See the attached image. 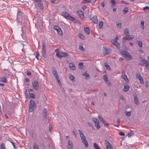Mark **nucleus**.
<instances>
[{"label":"nucleus","instance_id":"nucleus-63","mask_svg":"<svg viewBox=\"0 0 149 149\" xmlns=\"http://www.w3.org/2000/svg\"><path fill=\"white\" fill-rule=\"evenodd\" d=\"M49 131L50 132H51L52 131V126H51L50 124H49Z\"/></svg>","mask_w":149,"mask_h":149},{"label":"nucleus","instance_id":"nucleus-6","mask_svg":"<svg viewBox=\"0 0 149 149\" xmlns=\"http://www.w3.org/2000/svg\"><path fill=\"white\" fill-rule=\"evenodd\" d=\"M133 96L135 104L137 105H138L139 104V99L137 96L136 94L135 93L133 94Z\"/></svg>","mask_w":149,"mask_h":149},{"label":"nucleus","instance_id":"nucleus-11","mask_svg":"<svg viewBox=\"0 0 149 149\" xmlns=\"http://www.w3.org/2000/svg\"><path fill=\"white\" fill-rule=\"evenodd\" d=\"M91 19L95 24H97L98 22L97 18L96 16H94L91 18Z\"/></svg>","mask_w":149,"mask_h":149},{"label":"nucleus","instance_id":"nucleus-43","mask_svg":"<svg viewBox=\"0 0 149 149\" xmlns=\"http://www.w3.org/2000/svg\"><path fill=\"white\" fill-rule=\"evenodd\" d=\"M83 63L82 62H80L79 64V67L80 69H82L83 68Z\"/></svg>","mask_w":149,"mask_h":149},{"label":"nucleus","instance_id":"nucleus-38","mask_svg":"<svg viewBox=\"0 0 149 149\" xmlns=\"http://www.w3.org/2000/svg\"><path fill=\"white\" fill-rule=\"evenodd\" d=\"M128 10V9L127 7H125L123 10V13L124 14L126 13Z\"/></svg>","mask_w":149,"mask_h":149},{"label":"nucleus","instance_id":"nucleus-14","mask_svg":"<svg viewBox=\"0 0 149 149\" xmlns=\"http://www.w3.org/2000/svg\"><path fill=\"white\" fill-rule=\"evenodd\" d=\"M133 37H130L128 35H126L123 38V40H130L132 39H133Z\"/></svg>","mask_w":149,"mask_h":149},{"label":"nucleus","instance_id":"nucleus-51","mask_svg":"<svg viewBox=\"0 0 149 149\" xmlns=\"http://www.w3.org/2000/svg\"><path fill=\"white\" fill-rule=\"evenodd\" d=\"M136 77L139 79V78H141V77L140 75V74H137L136 75Z\"/></svg>","mask_w":149,"mask_h":149},{"label":"nucleus","instance_id":"nucleus-2","mask_svg":"<svg viewBox=\"0 0 149 149\" xmlns=\"http://www.w3.org/2000/svg\"><path fill=\"white\" fill-rule=\"evenodd\" d=\"M121 54L123 55V57L127 58L128 60H130L132 59V56L126 51L123 50L121 52Z\"/></svg>","mask_w":149,"mask_h":149},{"label":"nucleus","instance_id":"nucleus-10","mask_svg":"<svg viewBox=\"0 0 149 149\" xmlns=\"http://www.w3.org/2000/svg\"><path fill=\"white\" fill-rule=\"evenodd\" d=\"M73 144L72 142L69 141L68 142L67 148L68 149H73Z\"/></svg>","mask_w":149,"mask_h":149},{"label":"nucleus","instance_id":"nucleus-34","mask_svg":"<svg viewBox=\"0 0 149 149\" xmlns=\"http://www.w3.org/2000/svg\"><path fill=\"white\" fill-rule=\"evenodd\" d=\"M21 12L20 11H18L17 13V19H19L21 17Z\"/></svg>","mask_w":149,"mask_h":149},{"label":"nucleus","instance_id":"nucleus-18","mask_svg":"<svg viewBox=\"0 0 149 149\" xmlns=\"http://www.w3.org/2000/svg\"><path fill=\"white\" fill-rule=\"evenodd\" d=\"M69 67L70 70H75V68L74 65L73 63H71L69 64Z\"/></svg>","mask_w":149,"mask_h":149},{"label":"nucleus","instance_id":"nucleus-61","mask_svg":"<svg viewBox=\"0 0 149 149\" xmlns=\"http://www.w3.org/2000/svg\"><path fill=\"white\" fill-rule=\"evenodd\" d=\"M37 3H39L41 2L42 1L41 0H34Z\"/></svg>","mask_w":149,"mask_h":149},{"label":"nucleus","instance_id":"nucleus-19","mask_svg":"<svg viewBox=\"0 0 149 149\" xmlns=\"http://www.w3.org/2000/svg\"><path fill=\"white\" fill-rule=\"evenodd\" d=\"M113 44L116 46L117 49H119L120 45L119 43L116 40H115L114 41Z\"/></svg>","mask_w":149,"mask_h":149},{"label":"nucleus","instance_id":"nucleus-57","mask_svg":"<svg viewBox=\"0 0 149 149\" xmlns=\"http://www.w3.org/2000/svg\"><path fill=\"white\" fill-rule=\"evenodd\" d=\"M133 133V132H130L128 133V134H127L128 135V137H130V136H131L132 135V134Z\"/></svg>","mask_w":149,"mask_h":149},{"label":"nucleus","instance_id":"nucleus-7","mask_svg":"<svg viewBox=\"0 0 149 149\" xmlns=\"http://www.w3.org/2000/svg\"><path fill=\"white\" fill-rule=\"evenodd\" d=\"M105 142L107 149H113L112 145L108 141L105 140Z\"/></svg>","mask_w":149,"mask_h":149},{"label":"nucleus","instance_id":"nucleus-48","mask_svg":"<svg viewBox=\"0 0 149 149\" xmlns=\"http://www.w3.org/2000/svg\"><path fill=\"white\" fill-rule=\"evenodd\" d=\"M91 0H84L83 2L84 3H91Z\"/></svg>","mask_w":149,"mask_h":149},{"label":"nucleus","instance_id":"nucleus-31","mask_svg":"<svg viewBox=\"0 0 149 149\" xmlns=\"http://www.w3.org/2000/svg\"><path fill=\"white\" fill-rule=\"evenodd\" d=\"M116 24L117 25L118 28L120 29L121 28L122 24L120 23H118V22H116Z\"/></svg>","mask_w":149,"mask_h":149},{"label":"nucleus","instance_id":"nucleus-58","mask_svg":"<svg viewBox=\"0 0 149 149\" xmlns=\"http://www.w3.org/2000/svg\"><path fill=\"white\" fill-rule=\"evenodd\" d=\"M146 68L149 70V63H148L145 65Z\"/></svg>","mask_w":149,"mask_h":149},{"label":"nucleus","instance_id":"nucleus-23","mask_svg":"<svg viewBox=\"0 0 149 149\" xmlns=\"http://www.w3.org/2000/svg\"><path fill=\"white\" fill-rule=\"evenodd\" d=\"M98 118H99L100 121L102 122V123H104L105 121L104 120V118H103L100 117V116H98Z\"/></svg>","mask_w":149,"mask_h":149},{"label":"nucleus","instance_id":"nucleus-36","mask_svg":"<svg viewBox=\"0 0 149 149\" xmlns=\"http://www.w3.org/2000/svg\"><path fill=\"white\" fill-rule=\"evenodd\" d=\"M38 6L39 8L41 9H43L44 8L43 4L41 3V2L38 3Z\"/></svg>","mask_w":149,"mask_h":149},{"label":"nucleus","instance_id":"nucleus-21","mask_svg":"<svg viewBox=\"0 0 149 149\" xmlns=\"http://www.w3.org/2000/svg\"><path fill=\"white\" fill-rule=\"evenodd\" d=\"M84 30L85 33L88 35L89 34L90 30L89 28L88 27H85L84 28Z\"/></svg>","mask_w":149,"mask_h":149},{"label":"nucleus","instance_id":"nucleus-8","mask_svg":"<svg viewBox=\"0 0 149 149\" xmlns=\"http://www.w3.org/2000/svg\"><path fill=\"white\" fill-rule=\"evenodd\" d=\"M26 96L28 97H30L32 98H34L36 96L33 93H27V91L26 90Z\"/></svg>","mask_w":149,"mask_h":149},{"label":"nucleus","instance_id":"nucleus-33","mask_svg":"<svg viewBox=\"0 0 149 149\" xmlns=\"http://www.w3.org/2000/svg\"><path fill=\"white\" fill-rule=\"evenodd\" d=\"M131 109L129 111H125V115L127 116H130L131 114Z\"/></svg>","mask_w":149,"mask_h":149},{"label":"nucleus","instance_id":"nucleus-29","mask_svg":"<svg viewBox=\"0 0 149 149\" xmlns=\"http://www.w3.org/2000/svg\"><path fill=\"white\" fill-rule=\"evenodd\" d=\"M93 147L95 149H100V147L95 143L93 144Z\"/></svg>","mask_w":149,"mask_h":149},{"label":"nucleus","instance_id":"nucleus-24","mask_svg":"<svg viewBox=\"0 0 149 149\" xmlns=\"http://www.w3.org/2000/svg\"><path fill=\"white\" fill-rule=\"evenodd\" d=\"M103 24V21H100L99 23V27L100 29H101L102 28Z\"/></svg>","mask_w":149,"mask_h":149},{"label":"nucleus","instance_id":"nucleus-56","mask_svg":"<svg viewBox=\"0 0 149 149\" xmlns=\"http://www.w3.org/2000/svg\"><path fill=\"white\" fill-rule=\"evenodd\" d=\"M141 61L144 64H146L148 62H147V61L145 59H143L142 60H141Z\"/></svg>","mask_w":149,"mask_h":149},{"label":"nucleus","instance_id":"nucleus-44","mask_svg":"<svg viewBox=\"0 0 149 149\" xmlns=\"http://www.w3.org/2000/svg\"><path fill=\"white\" fill-rule=\"evenodd\" d=\"M92 121L95 123L99 121L97 118H94L92 119Z\"/></svg>","mask_w":149,"mask_h":149},{"label":"nucleus","instance_id":"nucleus-59","mask_svg":"<svg viewBox=\"0 0 149 149\" xmlns=\"http://www.w3.org/2000/svg\"><path fill=\"white\" fill-rule=\"evenodd\" d=\"M143 9L144 10H148L149 9V7L146 6L144 7L143 8Z\"/></svg>","mask_w":149,"mask_h":149},{"label":"nucleus","instance_id":"nucleus-64","mask_svg":"<svg viewBox=\"0 0 149 149\" xmlns=\"http://www.w3.org/2000/svg\"><path fill=\"white\" fill-rule=\"evenodd\" d=\"M120 119H119V118H118V120H117L116 122V123L117 124H119L120 123Z\"/></svg>","mask_w":149,"mask_h":149},{"label":"nucleus","instance_id":"nucleus-49","mask_svg":"<svg viewBox=\"0 0 149 149\" xmlns=\"http://www.w3.org/2000/svg\"><path fill=\"white\" fill-rule=\"evenodd\" d=\"M69 78L71 80L73 81L74 79V77L73 75H71L70 76Z\"/></svg>","mask_w":149,"mask_h":149},{"label":"nucleus","instance_id":"nucleus-28","mask_svg":"<svg viewBox=\"0 0 149 149\" xmlns=\"http://www.w3.org/2000/svg\"><path fill=\"white\" fill-rule=\"evenodd\" d=\"M111 7H113L115 6L116 4V2L115 0H111Z\"/></svg>","mask_w":149,"mask_h":149},{"label":"nucleus","instance_id":"nucleus-27","mask_svg":"<svg viewBox=\"0 0 149 149\" xmlns=\"http://www.w3.org/2000/svg\"><path fill=\"white\" fill-rule=\"evenodd\" d=\"M95 125L97 129H98L100 127V126L99 124V121L95 123Z\"/></svg>","mask_w":149,"mask_h":149},{"label":"nucleus","instance_id":"nucleus-54","mask_svg":"<svg viewBox=\"0 0 149 149\" xmlns=\"http://www.w3.org/2000/svg\"><path fill=\"white\" fill-rule=\"evenodd\" d=\"M60 28L57 26H55L54 27V29L56 30H58V29H60Z\"/></svg>","mask_w":149,"mask_h":149},{"label":"nucleus","instance_id":"nucleus-35","mask_svg":"<svg viewBox=\"0 0 149 149\" xmlns=\"http://www.w3.org/2000/svg\"><path fill=\"white\" fill-rule=\"evenodd\" d=\"M1 149H6L5 148V144L3 143H2L0 145Z\"/></svg>","mask_w":149,"mask_h":149},{"label":"nucleus","instance_id":"nucleus-16","mask_svg":"<svg viewBox=\"0 0 149 149\" xmlns=\"http://www.w3.org/2000/svg\"><path fill=\"white\" fill-rule=\"evenodd\" d=\"M103 78L104 81L106 82L107 83L108 85L110 84V81H109L108 79V78L107 77L106 75H104Z\"/></svg>","mask_w":149,"mask_h":149},{"label":"nucleus","instance_id":"nucleus-26","mask_svg":"<svg viewBox=\"0 0 149 149\" xmlns=\"http://www.w3.org/2000/svg\"><path fill=\"white\" fill-rule=\"evenodd\" d=\"M79 37L82 40H84L85 38L84 36L82 34L79 33L78 34Z\"/></svg>","mask_w":149,"mask_h":149},{"label":"nucleus","instance_id":"nucleus-1","mask_svg":"<svg viewBox=\"0 0 149 149\" xmlns=\"http://www.w3.org/2000/svg\"><path fill=\"white\" fill-rule=\"evenodd\" d=\"M78 131L80 135V137L81 138L82 142L85 145V148H87L88 146V144L86 141L85 136L81 130H79Z\"/></svg>","mask_w":149,"mask_h":149},{"label":"nucleus","instance_id":"nucleus-41","mask_svg":"<svg viewBox=\"0 0 149 149\" xmlns=\"http://www.w3.org/2000/svg\"><path fill=\"white\" fill-rule=\"evenodd\" d=\"M124 33L125 34L127 35L129 33V29L127 28H126L125 30L124 31Z\"/></svg>","mask_w":149,"mask_h":149},{"label":"nucleus","instance_id":"nucleus-22","mask_svg":"<svg viewBox=\"0 0 149 149\" xmlns=\"http://www.w3.org/2000/svg\"><path fill=\"white\" fill-rule=\"evenodd\" d=\"M61 51H60L56 53V55L59 58H61L62 57V55H61Z\"/></svg>","mask_w":149,"mask_h":149},{"label":"nucleus","instance_id":"nucleus-45","mask_svg":"<svg viewBox=\"0 0 149 149\" xmlns=\"http://www.w3.org/2000/svg\"><path fill=\"white\" fill-rule=\"evenodd\" d=\"M33 149H39L38 146L36 143H34Z\"/></svg>","mask_w":149,"mask_h":149},{"label":"nucleus","instance_id":"nucleus-42","mask_svg":"<svg viewBox=\"0 0 149 149\" xmlns=\"http://www.w3.org/2000/svg\"><path fill=\"white\" fill-rule=\"evenodd\" d=\"M138 42V45L140 47H141L142 46V42L138 40L137 41Z\"/></svg>","mask_w":149,"mask_h":149},{"label":"nucleus","instance_id":"nucleus-39","mask_svg":"<svg viewBox=\"0 0 149 149\" xmlns=\"http://www.w3.org/2000/svg\"><path fill=\"white\" fill-rule=\"evenodd\" d=\"M1 81L3 82H6L7 81V79L5 77H3L1 78Z\"/></svg>","mask_w":149,"mask_h":149},{"label":"nucleus","instance_id":"nucleus-30","mask_svg":"<svg viewBox=\"0 0 149 149\" xmlns=\"http://www.w3.org/2000/svg\"><path fill=\"white\" fill-rule=\"evenodd\" d=\"M61 55H62V57H65L68 56V54L67 53L61 51Z\"/></svg>","mask_w":149,"mask_h":149},{"label":"nucleus","instance_id":"nucleus-46","mask_svg":"<svg viewBox=\"0 0 149 149\" xmlns=\"http://www.w3.org/2000/svg\"><path fill=\"white\" fill-rule=\"evenodd\" d=\"M105 66L106 68L108 70H110V68L109 65L106 63H105Z\"/></svg>","mask_w":149,"mask_h":149},{"label":"nucleus","instance_id":"nucleus-47","mask_svg":"<svg viewBox=\"0 0 149 149\" xmlns=\"http://www.w3.org/2000/svg\"><path fill=\"white\" fill-rule=\"evenodd\" d=\"M79 48L80 50L81 51H84L85 50V48H84L82 45H80L79 46Z\"/></svg>","mask_w":149,"mask_h":149},{"label":"nucleus","instance_id":"nucleus-12","mask_svg":"<svg viewBox=\"0 0 149 149\" xmlns=\"http://www.w3.org/2000/svg\"><path fill=\"white\" fill-rule=\"evenodd\" d=\"M47 111L46 109H44L43 111V116L44 119H46L47 118Z\"/></svg>","mask_w":149,"mask_h":149},{"label":"nucleus","instance_id":"nucleus-37","mask_svg":"<svg viewBox=\"0 0 149 149\" xmlns=\"http://www.w3.org/2000/svg\"><path fill=\"white\" fill-rule=\"evenodd\" d=\"M105 51L106 52V54L111 53V50L109 49H106Z\"/></svg>","mask_w":149,"mask_h":149},{"label":"nucleus","instance_id":"nucleus-62","mask_svg":"<svg viewBox=\"0 0 149 149\" xmlns=\"http://www.w3.org/2000/svg\"><path fill=\"white\" fill-rule=\"evenodd\" d=\"M119 134L121 136H124L125 135V134L123 132H120L119 133Z\"/></svg>","mask_w":149,"mask_h":149},{"label":"nucleus","instance_id":"nucleus-3","mask_svg":"<svg viewBox=\"0 0 149 149\" xmlns=\"http://www.w3.org/2000/svg\"><path fill=\"white\" fill-rule=\"evenodd\" d=\"M36 107V105L34 101L33 100H30L29 103V109L30 112H33L34 111Z\"/></svg>","mask_w":149,"mask_h":149},{"label":"nucleus","instance_id":"nucleus-13","mask_svg":"<svg viewBox=\"0 0 149 149\" xmlns=\"http://www.w3.org/2000/svg\"><path fill=\"white\" fill-rule=\"evenodd\" d=\"M46 45L45 44V43L43 42L42 43V54H45V53H46Z\"/></svg>","mask_w":149,"mask_h":149},{"label":"nucleus","instance_id":"nucleus-4","mask_svg":"<svg viewBox=\"0 0 149 149\" xmlns=\"http://www.w3.org/2000/svg\"><path fill=\"white\" fill-rule=\"evenodd\" d=\"M52 70L53 74L55 77L56 79L58 82V83L59 84L60 83V81L59 79L58 73L56 71L55 68L53 67L52 68Z\"/></svg>","mask_w":149,"mask_h":149},{"label":"nucleus","instance_id":"nucleus-9","mask_svg":"<svg viewBox=\"0 0 149 149\" xmlns=\"http://www.w3.org/2000/svg\"><path fill=\"white\" fill-rule=\"evenodd\" d=\"M77 14L81 20H83L84 19V13L82 11H77Z\"/></svg>","mask_w":149,"mask_h":149},{"label":"nucleus","instance_id":"nucleus-5","mask_svg":"<svg viewBox=\"0 0 149 149\" xmlns=\"http://www.w3.org/2000/svg\"><path fill=\"white\" fill-rule=\"evenodd\" d=\"M32 86L34 90H38L39 88V84L37 81H34L32 83Z\"/></svg>","mask_w":149,"mask_h":149},{"label":"nucleus","instance_id":"nucleus-17","mask_svg":"<svg viewBox=\"0 0 149 149\" xmlns=\"http://www.w3.org/2000/svg\"><path fill=\"white\" fill-rule=\"evenodd\" d=\"M125 72H122V75L124 74V75L122 77V78L125 80V81L126 82H128L129 81V80L127 78V76L125 75ZM122 76H123V75H122Z\"/></svg>","mask_w":149,"mask_h":149},{"label":"nucleus","instance_id":"nucleus-32","mask_svg":"<svg viewBox=\"0 0 149 149\" xmlns=\"http://www.w3.org/2000/svg\"><path fill=\"white\" fill-rule=\"evenodd\" d=\"M141 25V28L142 29H144V21H143L141 22L140 23Z\"/></svg>","mask_w":149,"mask_h":149},{"label":"nucleus","instance_id":"nucleus-25","mask_svg":"<svg viewBox=\"0 0 149 149\" xmlns=\"http://www.w3.org/2000/svg\"><path fill=\"white\" fill-rule=\"evenodd\" d=\"M68 18L69 20L73 22H74L75 20V19L74 18L71 16L70 15L69 16Z\"/></svg>","mask_w":149,"mask_h":149},{"label":"nucleus","instance_id":"nucleus-53","mask_svg":"<svg viewBox=\"0 0 149 149\" xmlns=\"http://www.w3.org/2000/svg\"><path fill=\"white\" fill-rule=\"evenodd\" d=\"M72 133L75 137H77V134L74 130H73Z\"/></svg>","mask_w":149,"mask_h":149},{"label":"nucleus","instance_id":"nucleus-15","mask_svg":"<svg viewBox=\"0 0 149 149\" xmlns=\"http://www.w3.org/2000/svg\"><path fill=\"white\" fill-rule=\"evenodd\" d=\"M63 16L66 18H68L70 14L66 12H63L62 13Z\"/></svg>","mask_w":149,"mask_h":149},{"label":"nucleus","instance_id":"nucleus-60","mask_svg":"<svg viewBox=\"0 0 149 149\" xmlns=\"http://www.w3.org/2000/svg\"><path fill=\"white\" fill-rule=\"evenodd\" d=\"M130 108V105H129L127 104L125 107V109L126 110H127V109L128 108Z\"/></svg>","mask_w":149,"mask_h":149},{"label":"nucleus","instance_id":"nucleus-40","mask_svg":"<svg viewBox=\"0 0 149 149\" xmlns=\"http://www.w3.org/2000/svg\"><path fill=\"white\" fill-rule=\"evenodd\" d=\"M60 29H58V30H56L58 32V34L60 35H61L62 34V31L61 30L60 28H59Z\"/></svg>","mask_w":149,"mask_h":149},{"label":"nucleus","instance_id":"nucleus-20","mask_svg":"<svg viewBox=\"0 0 149 149\" xmlns=\"http://www.w3.org/2000/svg\"><path fill=\"white\" fill-rule=\"evenodd\" d=\"M130 86L128 85H127L125 86L123 88V91L125 92H126L128 90Z\"/></svg>","mask_w":149,"mask_h":149},{"label":"nucleus","instance_id":"nucleus-52","mask_svg":"<svg viewBox=\"0 0 149 149\" xmlns=\"http://www.w3.org/2000/svg\"><path fill=\"white\" fill-rule=\"evenodd\" d=\"M139 81L141 83V84H143V83H144V81H143V78H142V77H141V78H139Z\"/></svg>","mask_w":149,"mask_h":149},{"label":"nucleus","instance_id":"nucleus-55","mask_svg":"<svg viewBox=\"0 0 149 149\" xmlns=\"http://www.w3.org/2000/svg\"><path fill=\"white\" fill-rule=\"evenodd\" d=\"M39 56V53L38 52V51H37V52H36V58L38 60V56Z\"/></svg>","mask_w":149,"mask_h":149},{"label":"nucleus","instance_id":"nucleus-50","mask_svg":"<svg viewBox=\"0 0 149 149\" xmlns=\"http://www.w3.org/2000/svg\"><path fill=\"white\" fill-rule=\"evenodd\" d=\"M83 75L85 76L86 78H88L89 77V74H87V73H86L85 74H83Z\"/></svg>","mask_w":149,"mask_h":149}]
</instances>
